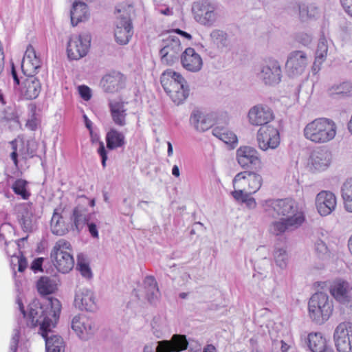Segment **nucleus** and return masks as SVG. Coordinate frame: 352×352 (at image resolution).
Returning <instances> with one entry per match:
<instances>
[{
    "label": "nucleus",
    "instance_id": "nucleus-1",
    "mask_svg": "<svg viewBox=\"0 0 352 352\" xmlns=\"http://www.w3.org/2000/svg\"><path fill=\"white\" fill-rule=\"evenodd\" d=\"M45 303L42 304L38 300H33L28 306V312L20 298L16 300L19 309L26 324L31 328L39 327L40 330H52L58 322L62 309L60 300L56 298H45Z\"/></svg>",
    "mask_w": 352,
    "mask_h": 352
},
{
    "label": "nucleus",
    "instance_id": "nucleus-2",
    "mask_svg": "<svg viewBox=\"0 0 352 352\" xmlns=\"http://www.w3.org/2000/svg\"><path fill=\"white\" fill-rule=\"evenodd\" d=\"M338 129V125L333 120L324 117L318 118L305 125L303 135L314 144H324L335 139Z\"/></svg>",
    "mask_w": 352,
    "mask_h": 352
},
{
    "label": "nucleus",
    "instance_id": "nucleus-3",
    "mask_svg": "<svg viewBox=\"0 0 352 352\" xmlns=\"http://www.w3.org/2000/svg\"><path fill=\"white\" fill-rule=\"evenodd\" d=\"M333 302L324 292H316L308 302L309 316L312 321L323 324L327 321L333 312Z\"/></svg>",
    "mask_w": 352,
    "mask_h": 352
},
{
    "label": "nucleus",
    "instance_id": "nucleus-4",
    "mask_svg": "<svg viewBox=\"0 0 352 352\" xmlns=\"http://www.w3.org/2000/svg\"><path fill=\"white\" fill-rule=\"evenodd\" d=\"M133 11V6L125 3L119 4L116 8L117 21L114 35L116 42L120 45L127 44L133 36L131 16Z\"/></svg>",
    "mask_w": 352,
    "mask_h": 352
},
{
    "label": "nucleus",
    "instance_id": "nucleus-5",
    "mask_svg": "<svg viewBox=\"0 0 352 352\" xmlns=\"http://www.w3.org/2000/svg\"><path fill=\"white\" fill-rule=\"evenodd\" d=\"M50 257L54 267L61 273H68L74 266L72 247L65 239H61L55 243Z\"/></svg>",
    "mask_w": 352,
    "mask_h": 352
},
{
    "label": "nucleus",
    "instance_id": "nucleus-6",
    "mask_svg": "<svg viewBox=\"0 0 352 352\" xmlns=\"http://www.w3.org/2000/svg\"><path fill=\"white\" fill-rule=\"evenodd\" d=\"M263 182L262 176L256 172L249 170L240 172L232 180L234 190L231 195L241 196L246 193H256L261 189Z\"/></svg>",
    "mask_w": 352,
    "mask_h": 352
},
{
    "label": "nucleus",
    "instance_id": "nucleus-7",
    "mask_svg": "<svg viewBox=\"0 0 352 352\" xmlns=\"http://www.w3.org/2000/svg\"><path fill=\"white\" fill-rule=\"evenodd\" d=\"M264 206L265 210L275 218H290L297 213L303 212L299 210L298 203L290 198L267 200Z\"/></svg>",
    "mask_w": 352,
    "mask_h": 352
},
{
    "label": "nucleus",
    "instance_id": "nucleus-8",
    "mask_svg": "<svg viewBox=\"0 0 352 352\" xmlns=\"http://www.w3.org/2000/svg\"><path fill=\"white\" fill-rule=\"evenodd\" d=\"M91 37L88 33H82L70 37L67 46V56L71 60H79L85 56L89 50Z\"/></svg>",
    "mask_w": 352,
    "mask_h": 352
},
{
    "label": "nucleus",
    "instance_id": "nucleus-9",
    "mask_svg": "<svg viewBox=\"0 0 352 352\" xmlns=\"http://www.w3.org/2000/svg\"><path fill=\"white\" fill-rule=\"evenodd\" d=\"M256 140L261 151L276 149L280 143V132L276 127L271 124L263 126L257 131Z\"/></svg>",
    "mask_w": 352,
    "mask_h": 352
},
{
    "label": "nucleus",
    "instance_id": "nucleus-10",
    "mask_svg": "<svg viewBox=\"0 0 352 352\" xmlns=\"http://www.w3.org/2000/svg\"><path fill=\"white\" fill-rule=\"evenodd\" d=\"M236 160L243 169L261 167L262 161L258 151L253 146H241L236 151Z\"/></svg>",
    "mask_w": 352,
    "mask_h": 352
},
{
    "label": "nucleus",
    "instance_id": "nucleus-11",
    "mask_svg": "<svg viewBox=\"0 0 352 352\" xmlns=\"http://www.w3.org/2000/svg\"><path fill=\"white\" fill-rule=\"evenodd\" d=\"M100 85L106 93H117L126 87V77L118 71H111L103 76Z\"/></svg>",
    "mask_w": 352,
    "mask_h": 352
},
{
    "label": "nucleus",
    "instance_id": "nucleus-12",
    "mask_svg": "<svg viewBox=\"0 0 352 352\" xmlns=\"http://www.w3.org/2000/svg\"><path fill=\"white\" fill-rule=\"evenodd\" d=\"M164 46L160 50L162 63L166 65L174 64L176 58V50L174 43L176 38V30H171L163 32L161 35Z\"/></svg>",
    "mask_w": 352,
    "mask_h": 352
},
{
    "label": "nucleus",
    "instance_id": "nucleus-13",
    "mask_svg": "<svg viewBox=\"0 0 352 352\" xmlns=\"http://www.w3.org/2000/svg\"><path fill=\"white\" fill-rule=\"evenodd\" d=\"M248 118L250 124L261 127L269 125L268 124L274 119V116L269 107L256 104L249 110Z\"/></svg>",
    "mask_w": 352,
    "mask_h": 352
},
{
    "label": "nucleus",
    "instance_id": "nucleus-14",
    "mask_svg": "<svg viewBox=\"0 0 352 352\" xmlns=\"http://www.w3.org/2000/svg\"><path fill=\"white\" fill-rule=\"evenodd\" d=\"M35 74L25 75L19 87V96L23 100H31L36 99L41 91V83Z\"/></svg>",
    "mask_w": 352,
    "mask_h": 352
},
{
    "label": "nucleus",
    "instance_id": "nucleus-15",
    "mask_svg": "<svg viewBox=\"0 0 352 352\" xmlns=\"http://www.w3.org/2000/svg\"><path fill=\"white\" fill-rule=\"evenodd\" d=\"M315 205L321 216L331 214L337 206V199L334 193L329 190H322L316 197Z\"/></svg>",
    "mask_w": 352,
    "mask_h": 352
},
{
    "label": "nucleus",
    "instance_id": "nucleus-16",
    "mask_svg": "<svg viewBox=\"0 0 352 352\" xmlns=\"http://www.w3.org/2000/svg\"><path fill=\"white\" fill-rule=\"evenodd\" d=\"M192 10L195 20L200 23L210 25L215 20L214 8L208 1L195 2Z\"/></svg>",
    "mask_w": 352,
    "mask_h": 352
},
{
    "label": "nucleus",
    "instance_id": "nucleus-17",
    "mask_svg": "<svg viewBox=\"0 0 352 352\" xmlns=\"http://www.w3.org/2000/svg\"><path fill=\"white\" fill-rule=\"evenodd\" d=\"M261 78L266 85L278 84L281 78V69L278 62L272 58L266 60L261 69Z\"/></svg>",
    "mask_w": 352,
    "mask_h": 352
},
{
    "label": "nucleus",
    "instance_id": "nucleus-18",
    "mask_svg": "<svg viewBox=\"0 0 352 352\" xmlns=\"http://www.w3.org/2000/svg\"><path fill=\"white\" fill-rule=\"evenodd\" d=\"M352 290L350 283L342 278H336L332 281L329 286V293L338 302L348 303L351 301L349 295Z\"/></svg>",
    "mask_w": 352,
    "mask_h": 352
},
{
    "label": "nucleus",
    "instance_id": "nucleus-19",
    "mask_svg": "<svg viewBox=\"0 0 352 352\" xmlns=\"http://www.w3.org/2000/svg\"><path fill=\"white\" fill-rule=\"evenodd\" d=\"M305 221L304 212L297 213L290 218H281L280 221H274L271 226L273 233L278 235L288 229H294L300 227Z\"/></svg>",
    "mask_w": 352,
    "mask_h": 352
},
{
    "label": "nucleus",
    "instance_id": "nucleus-20",
    "mask_svg": "<svg viewBox=\"0 0 352 352\" xmlns=\"http://www.w3.org/2000/svg\"><path fill=\"white\" fill-rule=\"evenodd\" d=\"M228 116H221L216 118L215 126L212 129L213 135L227 144H234L237 143V137L228 128L225 126L228 123Z\"/></svg>",
    "mask_w": 352,
    "mask_h": 352
},
{
    "label": "nucleus",
    "instance_id": "nucleus-21",
    "mask_svg": "<svg viewBox=\"0 0 352 352\" xmlns=\"http://www.w3.org/2000/svg\"><path fill=\"white\" fill-rule=\"evenodd\" d=\"M308 60L305 52L296 50L290 53L286 62V69L293 76L302 74L307 65Z\"/></svg>",
    "mask_w": 352,
    "mask_h": 352
},
{
    "label": "nucleus",
    "instance_id": "nucleus-22",
    "mask_svg": "<svg viewBox=\"0 0 352 352\" xmlns=\"http://www.w3.org/2000/svg\"><path fill=\"white\" fill-rule=\"evenodd\" d=\"M41 67V60L32 45H28L21 63L24 75L35 74Z\"/></svg>",
    "mask_w": 352,
    "mask_h": 352
},
{
    "label": "nucleus",
    "instance_id": "nucleus-23",
    "mask_svg": "<svg viewBox=\"0 0 352 352\" xmlns=\"http://www.w3.org/2000/svg\"><path fill=\"white\" fill-rule=\"evenodd\" d=\"M12 152L10 154V159L12 160L14 166L16 168H19V151L22 160H27L32 158L36 155V149L34 147V143L28 142L26 144V149L23 151L22 149L18 148V141L14 139L9 142Z\"/></svg>",
    "mask_w": 352,
    "mask_h": 352
},
{
    "label": "nucleus",
    "instance_id": "nucleus-24",
    "mask_svg": "<svg viewBox=\"0 0 352 352\" xmlns=\"http://www.w3.org/2000/svg\"><path fill=\"white\" fill-rule=\"evenodd\" d=\"M183 67L190 72H198L201 69L203 61L201 56L192 47L185 50L181 56Z\"/></svg>",
    "mask_w": 352,
    "mask_h": 352
},
{
    "label": "nucleus",
    "instance_id": "nucleus-25",
    "mask_svg": "<svg viewBox=\"0 0 352 352\" xmlns=\"http://www.w3.org/2000/svg\"><path fill=\"white\" fill-rule=\"evenodd\" d=\"M109 108L114 124L118 126H125L127 116V109L125 107V102L122 100H110Z\"/></svg>",
    "mask_w": 352,
    "mask_h": 352
},
{
    "label": "nucleus",
    "instance_id": "nucleus-26",
    "mask_svg": "<svg viewBox=\"0 0 352 352\" xmlns=\"http://www.w3.org/2000/svg\"><path fill=\"white\" fill-rule=\"evenodd\" d=\"M212 114L205 115L199 110H195L190 117V122L199 131H205L215 124L216 118Z\"/></svg>",
    "mask_w": 352,
    "mask_h": 352
},
{
    "label": "nucleus",
    "instance_id": "nucleus-27",
    "mask_svg": "<svg viewBox=\"0 0 352 352\" xmlns=\"http://www.w3.org/2000/svg\"><path fill=\"white\" fill-rule=\"evenodd\" d=\"M45 341L46 352H64L65 342L63 338L58 335L49 336L53 331H38Z\"/></svg>",
    "mask_w": 352,
    "mask_h": 352
},
{
    "label": "nucleus",
    "instance_id": "nucleus-28",
    "mask_svg": "<svg viewBox=\"0 0 352 352\" xmlns=\"http://www.w3.org/2000/svg\"><path fill=\"white\" fill-rule=\"evenodd\" d=\"M311 352H322L327 348V340L321 331H312L305 338Z\"/></svg>",
    "mask_w": 352,
    "mask_h": 352
},
{
    "label": "nucleus",
    "instance_id": "nucleus-29",
    "mask_svg": "<svg viewBox=\"0 0 352 352\" xmlns=\"http://www.w3.org/2000/svg\"><path fill=\"white\" fill-rule=\"evenodd\" d=\"M89 13L86 3L81 1H74L70 13L71 23L76 26L79 23L89 19Z\"/></svg>",
    "mask_w": 352,
    "mask_h": 352
},
{
    "label": "nucleus",
    "instance_id": "nucleus-30",
    "mask_svg": "<svg viewBox=\"0 0 352 352\" xmlns=\"http://www.w3.org/2000/svg\"><path fill=\"white\" fill-rule=\"evenodd\" d=\"M328 54L327 41L324 38H320L318 41L315 52V58L311 67L314 74H317L325 62Z\"/></svg>",
    "mask_w": 352,
    "mask_h": 352
},
{
    "label": "nucleus",
    "instance_id": "nucleus-31",
    "mask_svg": "<svg viewBox=\"0 0 352 352\" xmlns=\"http://www.w3.org/2000/svg\"><path fill=\"white\" fill-rule=\"evenodd\" d=\"M333 338L338 352H352V331H334Z\"/></svg>",
    "mask_w": 352,
    "mask_h": 352
},
{
    "label": "nucleus",
    "instance_id": "nucleus-32",
    "mask_svg": "<svg viewBox=\"0 0 352 352\" xmlns=\"http://www.w3.org/2000/svg\"><path fill=\"white\" fill-rule=\"evenodd\" d=\"M310 162L315 170L321 171L327 169L331 163V153L320 150L312 153Z\"/></svg>",
    "mask_w": 352,
    "mask_h": 352
},
{
    "label": "nucleus",
    "instance_id": "nucleus-33",
    "mask_svg": "<svg viewBox=\"0 0 352 352\" xmlns=\"http://www.w3.org/2000/svg\"><path fill=\"white\" fill-rule=\"evenodd\" d=\"M29 346L30 342L25 331H16L11 340L10 352H28Z\"/></svg>",
    "mask_w": 352,
    "mask_h": 352
},
{
    "label": "nucleus",
    "instance_id": "nucleus-34",
    "mask_svg": "<svg viewBox=\"0 0 352 352\" xmlns=\"http://www.w3.org/2000/svg\"><path fill=\"white\" fill-rule=\"evenodd\" d=\"M105 140L109 150H114L125 144L124 135L116 129H111L107 133Z\"/></svg>",
    "mask_w": 352,
    "mask_h": 352
},
{
    "label": "nucleus",
    "instance_id": "nucleus-35",
    "mask_svg": "<svg viewBox=\"0 0 352 352\" xmlns=\"http://www.w3.org/2000/svg\"><path fill=\"white\" fill-rule=\"evenodd\" d=\"M72 220L75 229L80 232L89 220L87 209L80 206L75 207L72 212Z\"/></svg>",
    "mask_w": 352,
    "mask_h": 352
},
{
    "label": "nucleus",
    "instance_id": "nucleus-36",
    "mask_svg": "<svg viewBox=\"0 0 352 352\" xmlns=\"http://www.w3.org/2000/svg\"><path fill=\"white\" fill-rule=\"evenodd\" d=\"M36 288L42 296L54 294L58 289L56 281L47 276H42L39 278L36 283Z\"/></svg>",
    "mask_w": 352,
    "mask_h": 352
},
{
    "label": "nucleus",
    "instance_id": "nucleus-37",
    "mask_svg": "<svg viewBox=\"0 0 352 352\" xmlns=\"http://www.w3.org/2000/svg\"><path fill=\"white\" fill-rule=\"evenodd\" d=\"M144 293L150 302L160 296L157 282L153 276H146L144 280Z\"/></svg>",
    "mask_w": 352,
    "mask_h": 352
},
{
    "label": "nucleus",
    "instance_id": "nucleus-38",
    "mask_svg": "<svg viewBox=\"0 0 352 352\" xmlns=\"http://www.w3.org/2000/svg\"><path fill=\"white\" fill-rule=\"evenodd\" d=\"M341 195L343 199L344 209L352 213V179H346L341 188Z\"/></svg>",
    "mask_w": 352,
    "mask_h": 352
},
{
    "label": "nucleus",
    "instance_id": "nucleus-39",
    "mask_svg": "<svg viewBox=\"0 0 352 352\" xmlns=\"http://www.w3.org/2000/svg\"><path fill=\"white\" fill-rule=\"evenodd\" d=\"M161 83L165 91L170 94L176 86V72L167 69L161 76Z\"/></svg>",
    "mask_w": 352,
    "mask_h": 352
},
{
    "label": "nucleus",
    "instance_id": "nucleus-40",
    "mask_svg": "<svg viewBox=\"0 0 352 352\" xmlns=\"http://www.w3.org/2000/svg\"><path fill=\"white\" fill-rule=\"evenodd\" d=\"M51 230L56 235H63L67 232V228L62 215L54 210L50 223Z\"/></svg>",
    "mask_w": 352,
    "mask_h": 352
},
{
    "label": "nucleus",
    "instance_id": "nucleus-41",
    "mask_svg": "<svg viewBox=\"0 0 352 352\" xmlns=\"http://www.w3.org/2000/svg\"><path fill=\"white\" fill-rule=\"evenodd\" d=\"M28 184V182L24 179H17L12 184V189L15 195L24 200H28L31 196Z\"/></svg>",
    "mask_w": 352,
    "mask_h": 352
},
{
    "label": "nucleus",
    "instance_id": "nucleus-42",
    "mask_svg": "<svg viewBox=\"0 0 352 352\" xmlns=\"http://www.w3.org/2000/svg\"><path fill=\"white\" fill-rule=\"evenodd\" d=\"M174 345L168 340L157 342L155 344L146 345L144 352H173Z\"/></svg>",
    "mask_w": 352,
    "mask_h": 352
},
{
    "label": "nucleus",
    "instance_id": "nucleus-43",
    "mask_svg": "<svg viewBox=\"0 0 352 352\" xmlns=\"http://www.w3.org/2000/svg\"><path fill=\"white\" fill-rule=\"evenodd\" d=\"M10 266L14 270L17 268L19 272H23L26 270L28 261L23 253L19 250H18V254L13 253L12 256H10Z\"/></svg>",
    "mask_w": 352,
    "mask_h": 352
},
{
    "label": "nucleus",
    "instance_id": "nucleus-44",
    "mask_svg": "<svg viewBox=\"0 0 352 352\" xmlns=\"http://www.w3.org/2000/svg\"><path fill=\"white\" fill-rule=\"evenodd\" d=\"M298 10L299 16L302 21L314 18L318 13V8L313 4L300 3Z\"/></svg>",
    "mask_w": 352,
    "mask_h": 352
},
{
    "label": "nucleus",
    "instance_id": "nucleus-45",
    "mask_svg": "<svg viewBox=\"0 0 352 352\" xmlns=\"http://www.w3.org/2000/svg\"><path fill=\"white\" fill-rule=\"evenodd\" d=\"M91 320L87 316L78 315L74 317L72 321V330H90Z\"/></svg>",
    "mask_w": 352,
    "mask_h": 352
},
{
    "label": "nucleus",
    "instance_id": "nucleus-46",
    "mask_svg": "<svg viewBox=\"0 0 352 352\" xmlns=\"http://www.w3.org/2000/svg\"><path fill=\"white\" fill-rule=\"evenodd\" d=\"M177 86L179 85V88L177 87V100H179L177 102L178 104L179 103L184 101L188 97L190 89L186 81L181 75L177 74Z\"/></svg>",
    "mask_w": 352,
    "mask_h": 352
},
{
    "label": "nucleus",
    "instance_id": "nucleus-47",
    "mask_svg": "<svg viewBox=\"0 0 352 352\" xmlns=\"http://www.w3.org/2000/svg\"><path fill=\"white\" fill-rule=\"evenodd\" d=\"M79 299L81 302L82 308L87 311H92L95 306V298L92 292L87 291L80 296L78 295L76 300Z\"/></svg>",
    "mask_w": 352,
    "mask_h": 352
},
{
    "label": "nucleus",
    "instance_id": "nucleus-48",
    "mask_svg": "<svg viewBox=\"0 0 352 352\" xmlns=\"http://www.w3.org/2000/svg\"><path fill=\"white\" fill-rule=\"evenodd\" d=\"M332 93L345 96H352V84L349 82H342L331 88Z\"/></svg>",
    "mask_w": 352,
    "mask_h": 352
},
{
    "label": "nucleus",
    "instance_id": "nucleus-49",
    "mask_svg": "<svg viewBox=\"0 0 352 352\" xmlns=\"http://www.w3.org/2000/svg\"><path fill=\"white\" fill-rule=\"evenodd\" d=\"M274 256L276 265L280 268H284L287 266L288 256L285 250L278 249L276 250Z\"/></svg>",
    "mask_w": 352,
    "mask_h": 352
},
{
    "label": "nucleus",
    "instance_id": "nucleus-50",
    "mask_svg": "<svg viewBox=\"0 0 352 352\" xmlns=\"http://www.w3.org/2000/svg\"><path fill=\"white\" fill-rule=\"evenodd\" d=\"M254 193H246L243 194L241 196H237L236 195H232L234 199L237 201H240L241 203H244L246 204V206L250 208H255L256 203V200L254 197H251L252 195Z\"/></svg>",
    "mask_w": 352,
    "mask_h": 352
},
{
    "label": "nucleus",
    "instance_id": "nucleus-51",
    "mask_svg": "<svg viewBox=\"0 0 352 352\" xmlns=\"http://www.w3.org/2000/svg\"><path fill=\"white\" fill-rule=\"evenodd\" d=\"M218 46L226 47L228 45L227 34L222 31L215 30L211 34Z\"/></svg>",
    "mask_w": 352,
    "mask_h": 352
},
{
    "label": "nucleus",
    "instance_id": "nucleus-52",
    "mask_svg": "<svg viewBox=\"0 0 352 352\" xmlns=\"http://www.w3.org/2000/svg\"><path fill=\"white\" fill-rule=\"evenodd\" d=\"M315 252L318 257H323L329 254L327 245L321 240H318L314 244Z\"/></svg>",
    "mask_w": 352,
    "mask_h": 352
},
{
    "label": "nucleus",
    "instance_id": "nucleus-53",
    "mask_svg": "<svg viewBox=\"0 0 352 352\" xmlns=\"http://www.w3.org/2000/svg\"><path fill=\"white\" fill-rule=\"evenodd\" d=\"M97 153L101 157L102 166L104 168L106 167V162L108 157L107 149L104 146V142L102 141L99 142V147L97 150Z\"/></svg>",
    "mask_w": 352,
    "mask_h": 352
},
{
    "label": "nucleus",
    "instance_id": "nucleus-54",
    "mask_svg": "<svg viewBox=\"0 0 352 352\" xmlns=\"http://www.w3.org/2000/svg\"><path fill=\"white\" fill-rule=\"evenodd\" d=\"M77 267L82 276L86 278L91 277V271L87 263L82 261H78Z\"/></svg>",
    "mask_w": 352,
    "mask_h": 352
},
{
    "label": "nucleus",
    "instance_id": "nucleus-55",
    "mask_svg": "<svg viewBox=\"0 0 352 352\" xmlns=\"http://www.w3.org/2000/svg\"><path fill=\"white\" fill-rule=\"evenodd\" d=\"M78 92H79L80 97L83 100H85L86 101L90 100V98L91 97V90L87 86H86V85L79 86L78 87Z\"/></svg>",
    "mask_w": 352,
    "mask_h": 352
},
{
    "label": "nucleus",
    "instance_id": "nucleus-56",
    "mask_svg": "<svg viewBox=\"0 0 352 352\" xmlns=\"http://www.w3.org/2000/svg\"><path fill=\"white\" fill-rule=\"evenodd\" d=\"M177 352L185 350L188 348V342L185 336L177 334Z\"/></svg>",
    "mask_w": 352,
    "mask_h": 352
},
{
    "label": "nucleus",
    "instance_id": "nucleus-57",
    "mask_svg": "<svg viewBox=\"0 0 352 352\" xmlns=\"http://www.w3.org/2000/svg\"><path fill=\"white\" fill-rule=\"evenodd\" d=\"M344 11L352 17V0H340Z\"/></svg>",
    "mask_w": 352,
    "mask_h": 352
},
{
    "label": "nucleus",
    "instance_id": "nucleus-58",
    "mask_svg": "<svg viewBox=\"0 0 352 352\" xmlns=\"http://www.w3.org/2000/svg\"><path fill=\"white\" fill-rule=\"evenodd\" d=\"M43 262V258H37L33 261L31 265V269L34 271H43L42 265Z\"/></svg>",
    "mask_w": 352,
    "mask_h": 352
},
{
    "label": "nucleus",
    "instance_id": "nucleus-59",
    "mask_svg": "<svg viewBox=\"0 0 352 352\" xmlns=\"http://www.w3.org/2000/svg\"><path fill=\"white\" fill-rule=\"evenodd\" d=\"M177 34L182 36L184 42H186V45H189L192 43V37L190 34L177 28Z\"/></svg>",
    "mask_w": 352,
    "mask_h": 352
},
{
    "label": "nucleus",
    "instance_id": "nucleus-60",
    "mask_svg": "<svg viewBox=\"0 0 352 352\" xmlns=\"http://www.w3.org/2000/svg\"><path fill=\"white\" fill-rule=\"evenodd\" d=\"M87 225L88 226V230H89L91 236L93 238L98 239L99 235H98V232L96 225L94 223H89V222L87 223Z\"/></svg>",
    "mask_w": 352,
    "mask_h": 352
},
{
    "label": "nucleus",
    "instance_id": "nucleus-61",
    "mask_svg": "<svg viewBox=\"0 0 352 352\" xmlns=\"http://www.w3.org/2000/svg\"><path fill=\"white\" fill-rule=\"evenodd\" d=\"M6 252L7 254L10 256H12L13 253H15V251L18 250L16 247V245L12 242H6Z\"/></svg>",
    "mask_w": 352,
    "mask_h": 352
},
{
    "label": "nucleus",
    "instance_id": "nucleus-62",
    "mask_svg": "<svg viewBox=\"0 0 352 352\" xmlns=\"http://www.w3.org/2000/svg\"><path fill=\"white\" fill-rule=\"evenodd\" d=\"M37 126L38 121L36 118H32L26 122V127L32 131H35L37 129Z\"/></svg>",
    "mask_w": 352,
    "mask_h": 352
},
{
    "label": "nucleus",
    "instance_id": "nucleus-63",
    "mask_svg": "<svg viewBox=\"0 0 352 352\" xmlns=\"http://www.w3.org/2000/svg\"><path fill=\"white\" fill-rule=\"evenodd\" d=\"M336 330H352V323L351 322H343L339 324Z\"/></svg>",
    "mask_w": 352,
    "mask_h": 352
},
{
    "label": "nucleus",
    "instance_id": "nucleus-64",
    "mask_svg": "<svg viewBox=\"0 0 352 352\" xmlns=\"http://www.w3.org/2000/svg\"><path fill=\"white\" fill-rule=\"evenodd\" d=\"M77 336L82 340H86L92 335V331H76Z\"/></svg>",
    "mask_w": 352,
    "mask_h": 352
}]
</instances>
